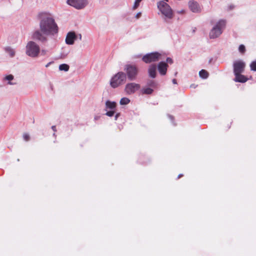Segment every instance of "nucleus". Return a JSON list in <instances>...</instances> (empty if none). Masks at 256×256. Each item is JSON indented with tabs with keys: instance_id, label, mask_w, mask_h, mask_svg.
Instances as JSON below:
<instances>
[{
	"instance_id": "6e6552de",
	"label": "nucleus",
	"mask_w": 256,
	"mask_h": 256,
	"mask_svg": "<svg viewBox=\"0 0 256 256\" xmlns=\"http://www.w3.org/2000/svg\"><path fill=\"white\" fill-rule=\"evenodd\" d=\"M140 88V85L135 82L127 84L124 88V91L127 94H132L138 90Z\"/></svg>"
},
{
	"instance_id": "dca6fc26",
	"label": "nucleus",
	"mask_w": 256,
	"mask_h": 256,
	"mask_svg": "<svg viewBox=\"0 0 256 256\" xmlns=\"http://www.w3.org/2000/svg\"><path fill=\"white\" fill-rule=\"evenodd\" d=\"M156 66L155 64H151L148 69L149 76L152 78H154L156 75Z\"/></svg>"
},
{
	"instance_id": "4c0bfd02",
	"label": "nucleus",
	"mask_w": 256,
	"mask_h": 256,
	"mask_svg": "<svg viewBox=\"0 0 256 256\" xmlns=\"http://www.w3.org/2000/svg\"><path fill=\"white\" fill-rule=\"evenodd\" d=\"M79 38H80V40H81V39H82V36H81V34H80Z\"/></svg>"
},
{
	"instance_id": "20e7f679",
	"label": "nucleus",
	"mask_w": 256,
	"mask_h": 256,
	"mask_svg": "<svg viewBox=\"0 0 256 256\" xmlns=\"http://www.w3.org/2000/svg\"><path fill=\"white\" fill-rule=\"evenodd\" d=\"M226 22L224 20H219L210 30L209 34L210 38H216L218 37L225 28Z\"/></svg>"
},
{
	"instance_id": "4468645a",
	"label": "nucleus",
	"mask_w": 256,
	"mask_h": 256,
	"mask_svg": "<svg viewBox=\"0 0 256 256\" xmlns=\"http://www.w3.org/2000/svg\"><path fill=\"white\" fill-rule=\"evenodd\" d=\"M33 38L42 42L46 40V38L40 31L36 30L33 34Z\"/></svg>"
},
{
	"instance_id": "c756f323",
	"label": "nucleus",
	"mask_w": 256,
	"mask_h": 256,
	"mask_svg": "<svg viewBox=\"0 0 256 256\" xmlns=\"http://www.w3.org/2000/svg\"><path fill=\"white\" fill-rule=\"evenodd\" d=\"M47 50H42L41 51V54L42 55H46V54Z\"/></svg>"
},
{
	"instance_id": "9b49d317",
	"label": "nucleus",
	"mask_w": 256,
	"mask_h": 256,
	"mask_svg": "<svg viewBox=\"0 0 256 256\" xmlns=\"http://www.w3.org/2000/svg\"><path fill=\"white\" fill-rule=\"evenodd\" d=\"M189 7L190 10L194 12H200L201 7L196 1H190L189 2Z\"/></svg>"
},
{
	"instance_id": "2eb2a0df",
	"label": "nucleus",
	"mask_w": 256,
	"mask_h": 256,
	"mask_svg": "<svg viewBox=\"0 0 256 256\" xmlns=\"http://www.w3.org/2000/svg\"><path fill=\"white\" fill-rule=\"evenodd\" d=\"M242 73L234 74L235 78L234 80L236 82H245L248 80V78L244 76L241 74Z\"/></svg>"
},
{
	"instance_id": "423d86ee",
	"label": "nucleus",
	"mask_w": 256,
	"mask_h": 256,
	"mask_svg": "<svg viewBox=\"0 0 256 256\" xmlns=\"http://www.w3.org/2000/svg\"><path fill=\"white\" fill-rule=\"evenodd\" d=\"M158 8L166 18L171 19L173 17V13L170 6L165 1H160L158 3Z\"/></svg>"
},
{
	"instance_id": "7ed1b4c3",
	"label": "nucleus",
	"mask_w": 256,
	"mask_h": 256,
	"mask_svg": "<svg viewBox=\"0 0 256 256\" xmlns=\"http://www.w3.org/2000/svg\"><path fill=\"white\" fill-rule=\"evenodd\" d=\"M126 81L125 73L123 72H119L112 78L110 84L112 88H116L125 84Z\"/></svg>"
},
{
	"instance_id": "473e14b6",
	"label": "nucleus",
	"mask_w": 256,
	"mask_h": 256,
	"mask_svg": "<svg viewBox=\"0 0 256 256\" xmlns=\"http://www.w3.org/2000/svg\"><path fill=\"white\" fill-rule=\"evenodd\" d=\"M52 128L54 132H56V126H52Z\"/></svg>"
},
{
	"instance_id": "c9c22d12",
	"label": "nucleus",
	"mask_w": 256,
	"mask_h": 256,
	"mask_svg": "<svg viewBox=\"0 0 256 256\" xmlns=\"http://www.w3.org/2000/svg\"><path fill=\"white\" fill-rule=\"evenodd\" d=\"M172 82L174 84H176V79H173L172 80Z\"/></svg>"
},
{
	"instance_id": "393cba45",
	"label": "nucleus",
	"mask_w": 256,
	"mask_h": 256,
	"mask_svg": "<svg viewBox=\"0 0 256 256\" xmlns=\"http://www.w3.org/2000/svg\"><path fill=\"white\" fill-rule=\"evenodd\" d=\"M148 85L152 87V88H156V84L154 80H150L148 82Z\"/></svg>"
},
{
	"instance_id": "bb28decb",
	"label": "nucleus",
	"mask_w": 256,
	"mask_h": 256,
	"mask_svg": "<svg viewBox=\"0 0 256 256\" xmlns=\"http://www.w3.org/2000/svg\"><path fill=\"white\" fill-rule=\"evenodd\" d=\"M23 138L26 141H28L30 138L29 134L27 133L24 134Z\"/></svg>"
},
{
	"instance_id": "f3484780",
	"label": "nucleus",
	"mask_w": 256,
	"mask_h": 256,
	"mask_svg": "<svg viewBox=\"0 0 256 256\" xmlns=\"http://www.w3.org/2000/svg\"><path fill=\"white\" fill-rule=\"evenodd\" d=\"M116 106V104L114 102H110L107 100L106 102V110L110 109L111 110H114Z\"/></svg>"
},
{
	"instance_id": "a211bd4d",
	"label": "nucleus",
	"mask_w": 256,
	"mask_h": 256,
	"mask_svg": "<svg viewBox=\"0 0 256 256\" xmlns=\"http://www.w3.org/2000/svg\"><path fill=\"white\" fill-rule=\"evenodd\" d=\"M154 92V90L150 88H144L142 90V93L143 94H150Z\"/></svg>"
},
{
	"instance_id": "72a5a7b5",
	"label": "nucleus",
	"mask_w": 256,
	"mask_h": 256,
	"mask_svg": "<svg viewBox=\"0 0 256 256\" xmlns=\"http://www.w3.org/2000/svg\"><path fill=\"white\" fill-rule=\"evenodd\" d=\"M120 114L119 113L116 114V115L115 116V120H117V118L119 116Z\"/></svg>"
},
{
	"instance_id": "7c9ffc66",
	"label": "nucleus",
	"mask_w": 256,
	"mask_h": 256,
	"mask_svg": "<svg viewBox=\"0 0 256 256\" xmlns=\"http://www.w3.org/2000/svg\"><path fill=\"white\" fill-rule=\"evenodd\" d=\"M10 56H13L14 55V52L11 50H10Z\"/></svg>"
},
{
	"instance_id": "f03ea898",
	"label": "nucleus",
	"mask_w": 256,
	"mask_h": 256,
	"mask_svg": "<svg viewBox=\"0 0 256 256\" xmlns=\"http://www.w3.org/2000/svg\"><path fill=\"white\" fill-rule=\"evenodd\" d=\"M124 70L125 72L126 78H128L130 80H135L139 73V68L135 64H125Z\"/></svg>"
},
{
	"instance_id": "aec40b11",
	"label": "nucleus",
	"mask_w": 256,
	"mask_h": 256,
	"mask_svg": "<svg viewBox=\"0 0 256 256\" xmlns=\"http://www.w3.org/2000/svg\"><path fill=\"white\" fill-rule=\"evenodd\" d=\"M69 66L67 64H62L59 66V69L60 70L68 71L69 70Z\"/></svg>"
},
{
	"instance_id": "ddd939ff",
	"label": "nucleus",
	"mask_w": 256,
	"mask_h": 256,
	"mask_svg": "<svg viewBox=\"0 0 256 256\" xmlns=\"http://www.w3.org/2000/svg\"><path fill=\"white\" fill-rule=\"evenodd\" d=\"M168 65L165 62H160L158 66V70L160 74L164 76L166 74Z\"/></svg>"
},
{
	"instance_id": "5701e85b",
	"label": "nucleus",
	"mask_w": 256,
	"mask_h": 256,
	"mask_svg": "<svg viewBox=\"0 0 256 256\" xmlns=\"http://www.w3.org/2000/svg\"><path fill=\"white\" fill-rule=\"evenodd\" d=\"M4 79L6 80H9V81H10L14 79V76L12 75V74H9L8 76H6ZM8 84H12V83L11 82H8Z\"/></svg>"
},
{
	"instance_id": "a878e982",
	"label": "nucleus",
	"mask_w": 256,
	"mask_h": 256,
	"mask_svg": "<svg viewBox=\"0 0 256 256\" xmlns=\"http://www.w3.org/2000/svg\"><path fill=\"white\" fill-rule=\"evenodd\" d=\"M114 113H115L114 110H111L110 111L107 112H106V114L108 116H112L114 115Z\"/></svg>"
},
{
	"instance_id": "f257e3e1",
	"label": "nucleus",
	"mask_w": 256,
	"mask_h": 256,
	"mask_svg": "<svg viewBox=\"0 0 256 256\" xmlns=\"http://www.w3.org/2000/svg\"><path fill=\"white\" fill-rule=\"evenodd\" d=\"M38 18L41 20L40 22V30L45 34H56L58 32V28L54 20L50 15L46 12L40 13Z\"/></svg>"
},
{
	"instance_id": "9d476101",
	"label": "nucleus",
	"mask_w": 256,
	"mask_h": 256,
	"mask_svg": "<svg viewBox=\"0 0 256 256\" xmlns=\"http://www.w3.org/2000/svg\"><path fill=\"white\" fill-rule=\"evenodd\" d=\"M68 4L76 9L84 8L87 4V1H66Z\"/></svg>"
},
{
	"instance_id": "412c9836",
	"label": "nucleus",
	"mask_w": 256,
	"mask_h": 256,
	"mask_svg": "<svg viewBox=\"0 0 256 256\" xmlns=\"http://www.w3.org/2000/svg\"><path fill=\"white\" fill-rule=\"evenodd\" d=\"M130 102V100L127 98H122L120 100V104L122 105L127 104Z\"/></svg>"
},
{
	"instance_id": "e433bc0d",
	"label": "nucleus",
	"mask_w": 256,
	"mask_h": 256,
	"mask_svg": "<svg viewBox=\"0 0 256 256\" xmlns=\"http://www.w3.org/2000/svg\"><path fill=\"white\" fill-rule=\"evenodd\" d=\"M184 12V10H182L181 11L178 12V13H180V14H182Z\"/></svg>"
},
{
	"instance_id": "1a4fd4ad",
	"label": "nucleus",
	"mask_w": 256,
	"mask_h": 256,
	"mask_svg": "<svg viewBox=\"0 0 256 256\" xmlns=\"http://www.w3.org/2000/svg\"><path fill=\"white\" fill-rule=\"evenodd\" d=\"M234 74L242 73L244 70L246 64L242 60H236L234 62Z\"/></svg>"
},
{
	"instance_id": "0eeeda50",
	"label": "nucleus",
	"mask_w": 256,
	"mask_h": 256,
	"mask_svg": "<svg viewBox=\"0 0 256 256\" xmlns=\"http://www.w3.org/2000/svg\"><path fill=\"white\" fill-rule=\"evenodd\" d=\"M162 54L158 52L147 54L142 58V60L146 64H150L158 61L161 58Z\"/></svg>"
},
{
	"instance_id": "c85d7f7f",
	"label": "nucleus",
	"mask_w": 256,
	"mask_h": 256,
	"mask_svg": "<svg viewBox=\"0 0 256 256\" xmlns=\"http://www.w3.org/2000/svg\"><path fill=\"white\" fill-rule=\"evenodd\" d=\"M166 62L172 64L173 62L172 60L170 58H166Z\"/></svg>"
},
{
	"instance_id": "4be33fe9",
	"label": "nucleus",
	"mask_w": 256,
	"mask_h": 256,
	"mask_svg": "<svg viewBox=\"0 0 256 256\" xmlns=\"http://www.w3.org/2000/svg\"><path fill=\"white\" fill-rule=\"evenodd\" d=\"M238 50L242 54H244L246 52V48L244 44H240L238 48Z\"/></svg>"
},
{
	"instance_id": "39448f33",
	"label": "nucleus",
	"mask_w": 256,
	"mask_h": 256,
	"mask_svg": "<svg viewBox=\"0 0 256 256\" xmlns=\"http://www.w3.org/2000/svg\"><path fill=\"white\" fill-rule=\"evenodd\" d=\"M40 52V48L38 44L32 41L28 42L26 46V54L30 56L37 57Z\"/></svg>"
},
{
	"instance_id": "f704fd0d",
	"label": "nucleus",
	"mask_w": 256,
	"mask_h": 256,
	"mask_svg": "<svg viewBox=\"0 0 256 256\" xmlns=\"http://www.w3.org/2000/svg\"><path fill=\"white\" fill-rule=\"evenodd\" d=\"M182 176H183V174H180L178 176V178H182Z\"/></svg>"
},
{
	"instance_id": "b1692460",
	"label": "nucleus",
	"mask_w": 256,
	"mask_h": 256,
	"mask_svg": "<svg viewBox=\"0 0 256 256\" xmlns=\"http://www.w3.org/2000/svg\"><path fill=\"white\" fill-rule=\"evenodd\" d=\"M250 68L252 70L256 71V60L252 62Z\"/></svg>"
},
{
	"instance_id": "cd10ccee",
	"label": "nucleus",
	"mask_w": 256,
	"mask_h": 256,
	"mask_svg": "<svg viewBox=\"0 0 256 256\" xmlns=\"http://www.w3.org/2000/svg\"><path fill=\"white\" fill-rule=\"evenodd\" d=\"M140 1H135L134 6H133V10H136L140 6Z\"/></svg>"
},
{
	"instance_id": "f8f14e48",
	"label": "nucleus",
	"mask_w": 256,
	"mask_h": 256,
	"mask_svg": "<svg viewBox=\"0 0 256 256\" xmlns=\"http://www.w3.org/2000/svg\"><path fill=\"white\" fill-rule=\"evenodd\" d=\"M76 36L74 32H68L66 38V42L68 44H72L74 40L76 39Z\"/></svg>"
},
{
	"instance_id": "6ab92c4d",
	"label": "nucleus",
	"mask_w": 256,
	"mask_h": 256,
	"mask_svg": "<svg viewBox=\"0 0 256 256\" xmlns=\"http://www.w3.org/2000/svg\"><path fill=\"white\" fill-rule=\"evenodd\" d=\"M199 75H200V77L202 78H208L209 74H208V72L206 70H202L199 72Z\"/></svg>"
},
{
	"instance_id": "2f4dec72",
	"label": "nucleus",
	"mask_w": 256,
	"mask_h": 256,
	"mask_svg": "<svg viewBox=\"0 0 256 256\" xmlns=\"http://www.w3.org/2000/svg\"><path fill=\"white\" fill-rule=\"evenodd\" d=\"M141 14H142L141 12H138V14H136V18H140V16H141Z\"/></svg>"
},
{
	"instance_id": "58836bf2",
	"label": "nucleus",
	"mask_w": 256,
	"mask_h": 256,
	"mask_svg": "<svg viewBox=\"0 0 256 256\" xmlns=\"http://www.w3.org/2000/svg\"><path fill=\"white\" fill-rule=\"evenodd\" d=\"M48 64H47L46 65V67H48Z\"/></svg>"
}]
</instances>
